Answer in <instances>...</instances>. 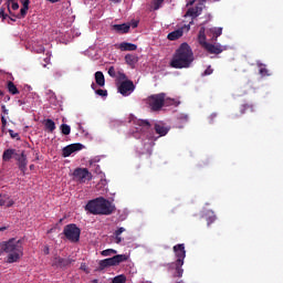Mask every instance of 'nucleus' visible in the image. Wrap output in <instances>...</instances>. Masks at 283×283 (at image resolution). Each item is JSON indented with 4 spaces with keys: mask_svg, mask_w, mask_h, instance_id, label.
<instances>
[{
    "mask_svg": "<svg viewBox=\"0 0 283 283\" xmlns=\"http://www.w3.org/2000/svg\"><path fill=\"white\" fill-rule=\"evenodd\" d=\"M193 63V51L187 43H182L175 52L170 65L175 70H182L191 66Z\"/></svg>",
    "mask_w": 283,
    "mask_h": 283,
    "instance_id": "1",
    "label": "nucleus"
},
{
    "mask_svg": "<svg viewBox=\"0 0 283 283\" xmlns=\"http://www.w3.org/2000/svg\"><path fill=\"white\" fill-rule=\"evenodd\" d=\"M85 211H88L93 216H112L116 211V206L109 200L98 197L86 203Z\"/></svg>",
    "mask_w": 283,
    "mask_h": 283,
    "instance_id": "2",
    "label": "nucleus"
},
{
    "mask_svg": "<svg viewBox=\"0 0 283 283\" xmlns=\"http://www.w3.org/2000/svg\"><path fill=\"white\" fill-rule=\"evenodd\" d=\"M1 249L8 254L7 262L14 264L23 258V242L21 240L10 239L7 242L1 243Z\"/></svg>",
    "mask_w": 283,
    "mask_h": 283,
    "instance_id": "3",
    "label": "nucleus"
},
{
    "mask_svg": "<svg viewBox=\"0 0 283 283\" xmlns=\"http://www.w3.org/2000/svg\"><path fill=\"white\" fill-rule=\"evenodd\" d=\"M146 103L151 112H160L165 106L169 107L175 105V107H178V105H180V102L175 98L167 97L166 93L153 94L147 97Z\"/></svg>",
    "mask_w": 283,
    "mask_h": 283,
    "instance_id": "4",
    "label": "nucleus"
},
{
    "mask_svg": "<svg viewBox=\"0 0 283 283\" xmlns=\"http://www.w3.org/2000/svg\"><path fill=\"white\" fill-rule=\"evenodd\" d=\"M172 251L175 253V256L177 258L176 262L172 263V266H175L174 277H182V274L185 273V270H182V265L185 264V258H187L185 243L174 245Z\"/></svg>",
    "mask_w": 283,
    "mask_h": 283,
    "instance_id": "5",
    "label": "nucleus"
},
{
    "mask_svg": "<svg viewBox=\"0 0 283 283\" xmlns=\"http://www.w3.org/2000/svg\"><path fill=\"white\" fill-rule=\"evenodd\" d=\"M63 234L69 242H78L81 240V229L74 223L64 227Z\"/></svg>",
    "mask_w": 283,
    "mask_h": 283,
    "instance_id": "6",
    "label": "nucleus"
},
{
    "mask_svg": "<svg viewBox=\"0 0 283 283\" xmlns=\"http://www.w3.org/2000/svg\"><path fill=\"white\" fill-rule=\"evenodd\" d=\"M73 180L76 182H87V180H92V172L87 170V168H75L73 171Z\"/></svg>",
    "mask_w": 283,
    "mask_h": 283,
    "instance_id": "7",
    "label": "nucleus"
},
{
    "mask_svg": "<svg viewBox=\"0 0 283 283\" xmlns=\"http://www.w3.org/2000/svg\"><path fill=\"white\" fill-rule=\"evenodd\" d=\"M134 90H136V86L134 85V82L129 80L123 81L118 86V92L122 96H129Z\"/></svg>",
    "mask_w": 283,
    "mask_h": 283,
    "instance_id": "8",
    "label": "nucleus"
},
{
    "mask_svg": "<svg viewBox=\"0 0 283 283\" xmlns=\"http://www.w3.org/2000/svg\"><path fill=\"white\" fill-rule=\"evenodd\" d=\"M196 7L189 8L186 12L187 17H192V19H196L202 14V10H205V1L207 0H198Z\"/></svg>",
    "mask_w": 283,
    "mask_h": 283,
    "instance_id": "9",
    "label": "nucleus"
},
{
    "mask_svg": "<svg viewBox=\"0 0 283 283\" xmlns=\"http://www.w3.org/2000/svg\"><path fill=\"white\" fill-rule=\"evenodd\" d=\"M73 259H63L61 256H54L52 260V266H56V269H67L70 264L74 263Z\"/></svg>",
    "mask_w": 283,
    "mask_h": 283,
    "instance_id": "10",
    "label": "nucleus"
},
{
    "mask_svg": "<svg viewBox=\"0 0 283 283\" xmlns=\"http://www.w3.org/2000/svg\"><path fill=\"white\" fill-rule=\"evenodd\" d=\"M81 149H83V144H71L62 149V156L64 158H70L72 154L75 151H81Z\"/></svg>",
    "mask_w": 283,
    "mask_h": 283,
    "instance_id": "11",
    "label": "nucleus"
},
{
    "mask_svg": "<svg viewBox=\"0 0 283 283\" xmlns=\"http://www.w3.org/2000/svg\"><path fill=\"white\" fill-rule=\"evenodd\" d=\"M15 160L20 171H25L28 169V156L25 155V150H22L21 154L18 153Z\"/></svg>",
    "mask_w": 283,
    "mask_h": 283,
    "instance_id": "12",
    "label": "nucleus"
},
{
    "mask_svg": "<svg viewBox=\"0 0 283 283\" xmlns=\"http://www.w3.org/2000/svg\"><path fill=\"white\" fill-rule=\"evenodd\" d=\"M203 48L209 54H222L224 49H222V45L220 44H211L209 42H203Z\"/></svg>",
    "mask_w": 283,
    "mask_h": 283,
    "instance_id": "13",
    "label": "nucleus"
},
{
    "mask_svg": "<svg viewBox=\"0 0 283 283\" xmlns=\"http://www.w3.org/2000/svg\"><path fill=\"white\" fill-rule=\"evenodd\" d=\"M18 154H19L18 149H14V148L4 149L2 154V163H10L12 158L14 159L17 158Z\"/></svg>",
    "mask_w": 283,
    "mask_h": 283,
    "instance_id": "14",
    "label": "nucleus"
},
{
    "mask_svg": "<svg viewBox=\"0 0 283 283\" xmlns=\"http://www.w3.org/2000/svg\"><path fill=\"white\" fill-rule=\"evenodd\" d=\"M14 206V200L9 195H0V207H13Z\"/></svg>",
    "mask_w": 283,
    "mask_h": 283,
    "instance_id": "15",
    "label": "nucleus"
},
{
    "mask_svg": "<svg viewBox=\"0 0 283 283\" xmlns=\"http://www.w3.org/2000/svg\"><path fill=\"white\" fill-rule=\"evenodd\" d=\"M119 50L122 52H136V50H138V45L129 42H122L119 44Z\"/></svg>",
    "mask_w": 283,
    "mask_h": 283,
    "instance_id": "16",
    "label": "nucleus"
},
{
    "mask_svg": "<svg viewBox=\"0 0 283 283\" xmlns=\"http://www.w3.org/2000/svg\"><path fill=\"white\" fill-rule=\"evenodd\" d=\"M129 28H132V25L127 23L113 25V30H115V32H118L119 34H127V32H129Z\"/></svg>",
    "mask_w": 283,
    "mask_h": 283,
    "instance_id": "17",
    "label": "nucleus"
},
{
    "mask_svg": "<svg viewBox=\"0 0 283 283\" xmlns=\"http://www.w3.org/2000/svg\"><path fill=\"white\" fill-rule=\"evenodd\" d=\"M125 62L127 65H129V67H136V63H138V56L128 53L125 55Z\"/></svg>",
    "mask_w": 283,
    "mask_h": 283,
    "instance_id": "18",
    "label": "nucleus"
},
{
    "mask_svg": "<svg viewBox=\"0 0 283 283\" xmlns=\"http://www.w3.org/2000/svg\"><path fill=\"white\" fill-rule=\"evenodd\" d=\"M95 83L99 87H105V75L103 74V72L101 71L95 72Z\"/></svg>",
    "mask_w": 283,
    "mask_h": 283,
    "instance_id": "19",
    "label": "nucleus"
},
{
    "mask_svg": "<svg viewBox=\"0 0 283 283\" xmlns=\"http://www.w3.org/2000/svg\"><path fill=\"white\" fill-rule=\"evenodd\" d=\"M182 34H184L182 29H178V30H175V31L168 33L167 39L169 41H178V39H180V36H182Z\"/></svg>",
    "mask_w": 283,
    "mask_h": 283,
    "instance_id": "20",
    "label": "nucleus"
},
{
    "mask_svg": "<svg viewBox=\"0 0 283 283\" xmlns=\"http://www.w3.org/2000/svg\"><path fill=\"white\" fill-rule=\"evenodd\" d=\"M127 260H129V256L127 254H117L113 256V262L115 266H118V264L123 262H127Z\"/></svg>",
    "mask_w": 283,
    "mask_h": 283,
    "instance_id": "21",
    "label": "nucleus"
},
{
    "mask_svg": "<svg viewBox=\"0 0 283 283\" xmlns=\"http://www.w3.org/2000/svg\"><path fill=\"white\" fill-rule=\"evenodd\" d=\"M155 132L156 134H159V136H167V134H169V128L160 124H155Z\"/></svg>",
    "mask_w": 283,
    "mask_h": 283,
    "instance_id": "22",
    "label": "nucleus"
},
{
    "mask_svg": "<svg viewBox=\"0 0 283 283\" xmlns=\"http://www.w3.org/2000/svg\"><path fill=\"white\" fill-rule=\"evenodd\" d=\"M107 266H115L113 256L99 261V269H107Z\"/></svg>",
    "mask_w": 283,
    "mask_h": 283,
    "instance_id": "23",
    "label": "nucleus"
},
{
    "mask_svg": "<svg viewBox=\"0 0 283 283\" xmlns=\"http://www.w3.org/2000/svg\"><path fill=\"white\" fill-rule=\"evenodd\" d=\"M256 65L259 67V74H261V76H271V73H269V70L266 69V65L262 64V62H256Z\"/></svg>",
    "mask_w": 283,
    "mask_h": 283,
    "instance_id": "24",
    "label": "nucleus"
},
{
    "mask_svg": "<svg viewBox=\"0 0 283 283\" xmlns=\"http://www.w3.org/2000/svg\"><path fill=\"white\" fill-rule=\"evenodd\" d=\"M7 88L9 94H12V96H15V94H19V88H17V85L12 81H9L7 83Z\"/></svg>",
    "mask_w": 283,
    "mask_h": 283,
    "instance_id": "25",
    "label": "nucleus"
},
{
    "mask_svg": "<svg viewBox=\"0 0 283 283\" xmlns=\"http://www.w3.org/2000/svg\"><path fill=\"white\" fill-rule=\"evenodd\" d=\"M125 233V228H118L115 232H114V237H115V242L116 244H120L123 242V238H120V234Z\"/></svg>",
    "mask_w": 283,
    "mask_h": 283,
    "instance_id": "26",
    "label": "nucleus"
},
{
    "mask_svg": "<svg viewBox=\"0 0 283 283\" xmlns=\"http://www.w3.org/2000/svg\"><path fill=\"white\" fill-rule=\"evenodd\" d=\"M44 127H45V129H48V132H50L52 134V132H54V129H56V124L52 119H46L44 123Z\"/></svg>",
    "mask_w": 283,
    "mask_h": 283,
    "instance_id": "27",
    "label": "nucleus"
},
{
    "mask_svg": "<svg viewBox=\"0 0 283 283\" xmlns=\"http://www.w3.org/2000/svg\"><path fill=\"white\" fill-rule=\"evenodd\" d=\"M22 6L20 14L21 17H25V14H28V10H30V0H22Z\"/></svg>",
    "mask_w": 283,
    "mask_h": 283,
    "instance_id": "28",
    "label": "nucleus"
},
{
    "mask_svg": "<svg viewBox=\"0 0 283 283\" xmlns=\"http://www.w3.org/2000/svg\"><path fill=\"white\" fill-rule=\"evenodd\" d=\"M210 32L212 34V39H214V41H218V36L222 35V28H211Z\"/></svg>",
    "mask_w": 283,
    "mask_h": 283,
    "instance_id": "29",
    "label": "nucleus"
},
{
    "mask_svg": "<svg viewBox=\"0 0 283 283\" xmlns=\"http://www.w3.org/2000/svg\"><path fill=\"white\" fill-rule=\"evenodd\" d=\"M60 129H61V133L64 135V136H70L71 132H72V128L70 127V125L67 124H62L60 126Z\"/></svg>",
    "mask_w": 283,
    "mask_h": 283,
    "instance_id": "30",
    "label": "nucleus"
},
{
    "mask_svg": "<svg viewBox=\"0 0 283 283\" xmlns=\"http://www.w3.org/2000/svg\"><path fill=\"white\" fill-rule=\"evenodd\" d=\"M241 114H247V112H253V105L251 104H243L240 106Z\"/></svg>",
    "mask_w": 283,
    "mask_h": 283,
    "instance_id": "31",
    "label": "nucleus"
},
{
    "mask_svg": "<svg viewBox=\"0 0 283 283\" xmlns=\"http://www.w3.org/2000/svg\"><path fill=\"white\" fill-rule=\"evenodd\" d=\"M127 276L125 274L117 275L113 279L112 283H126Z\"/></svg>",
    "mask_w": 283,
    "mask_h": 283,
    "instance_id": "32",
    "label": "nucleus"
},
{
    "mask_svg": "<svg viewBox=\"0 0 283 283\" xmlns=\"http://www.w3.org/2000/svg\"><path fill=\"white\" fill-rule=\"evenodd\" d=\"M33 52L36 54H43V52H45V46H43V44H35L33 45Z\"/></svg>",
    "mask_w": 283,
    "mask_h": 283,
    "instance_id": "33",
    "label": "nucleus"
},
{
    "mask_svg": "<svg viewBox=\"0 0 283 283\" xmlns=\"http://www.w3.org/2000/svg\"><path fill=\"white\" fill-rule=\"evenodd\" d=\"M199 43L205 46V43H207V36L205 35V30L201 29L199 31Z\"/></svg>",
    "mask_w": 283,
    "mask_h": 283,
    "instance_id": "34",
    "label": "nucleus"
},
{
    "mask_svg": "<svg viewBox=\"0 0 283 283\" xmlns=\"http://www.w3.org/2000/svg\"><path fill=\"white\" fill-rule=\"evenodd\" d=\"M116 250L114 249H107V250H104L101 252V254L104 256V258H107L109 255H116Z\"/></svg>",
    "mask_w": 283,
    "mask_h": 283,
    "instance_id": "35",
    "label": "nucleus"
},
{
    "mask_svg": "<svg viewBox=\"0 0 283 283\" xmlns=\"http://www.w3.org/2000/svg\"><path fill=\"white\" fill-rule=\"evenodd\" d=\"M139 127H145V129H149L151 127V124L147 119H140L138 122Z\"/></svg>",
    "mask_w": 283,
    "mask_h": 283,
    "instance_id": "36",
    "label": "nucleus"
},
{
    "mask_svg": "<svg viewBox=\"0 0 283 283\" xmlns=\"http://www.w3.org/2000/svg\"><path fill=\"white\" fill-rule=\"evenodd\" d=\"M164 2L165 0H154V10H160V6H163Z\"/></svg>",
    "mask_w": 283,
    "mask_h": 283,
    "instance_id": "37",
    "label": "nucleus"
},
{
    "mask_svg": "<svg viewBox=\"0 0 283 283\" xmlns=\"http://www.w3.org/2000/svg\"><path fill=\"white\" fill-rule=\"evenodd\" d=\"M9 135L11 138H15V140H21V136L19 135V133H14V130L9 129Z\"/></svg>",
    "mask_w": 283,
    "mask_h": 283,
    "instance_id": "38",
    "label": "nucleus"
},
{
    "mask_svg": "<svg viewBox=\"0 0 283 283\" xmlns=\"http://www.w3.org/2000/svg\"><path fill=\"white\" fill-rule=\"evenodd\" d=\"M213 222H216V214H211L207 218V224L208 227H211V224H213Z\"/></svg>",
    "mask_w": 283,
    "mask_h": 283,
    "instance_id": "39",
    "label": "nucleus"
},
{
    "mask_svg": "<svg viewBox=\"0 0 283 283\" xmlns=\"http://www.w3.org/2000/svg\"><path fill=\"white\" fill-rule=\"evenodd\" d=\"M108 75L112 77V78H116V69L114 66H109L108 69Z\"/></svg>",
    "mask_w": 283,
    "mask_h": 283,
    "instance_id": "40",
    "label": "nucleus"
},
{
    "mask_svg": "<svg viewBox=\"0 0 283 283\" xmlns=\"http://www.w3.org/2000/svg\"><path fill=\"white\" fill-rule=\"evenodd\" d=\"M95 94H97V96H107V90L98 88L95 91Z\"/></svg>",
    "mask_w": 283,
    "mask_h": 283,
    "instance_id": "41",
    "label": "nucleus"
},
{
    "mask_svg": "<svg viewBox=\"0 0 283 283\" xmlns=\"http://www.w3.org/2000/svg\"><path fill=\"white\" fill-rule=\"evenodd\" d=\"M117 78L118 81H127V75L123 73V71L117 72Z\"/></svg>",
    "mask_w": 283,
    "mask_h": 283,
    "instance_id": "42",
    "label": "nucleus"
},
{
    "mask_svg": "<svg viewBox=\"0 0 283 283\" xmlns=\"http://www.w3.org/2000/svg\"><path fill=\"white\" fill-rule=\"evenodd\" d=\"M7 17H8V13H6V9L1 8L0 9V18L2 19V21H6Z\"/></svg>",
    "mask_w": 283,
    "mask_h": 283,
    "instance_id": "43",
    "label": "nucleus"
},
{
    "mask_svg": "<svg viewBox=\"0 0 283 283\" xmlns=\"http://www.w3.org/2000/svg\"><path fill=\"white\" fill-rule=\"evenodd\" d=\"M81 271H84V273H90V269L87 268V264L85 263H81V266H80Z\"/></svg>",
    "mask_w": 283,
    "mask_h": 283,
    "instance_id": "44",
    "label": "nucleus"
},
{
    "mask_svg": "<svg viewBox=\"0 0 283 283\" xmlns=\"http://www.w3.org/2000/svg\"><path fill=\"white\" fill-rule=\"evenodd\" d=\"M210 74H213V69H211V66H208L207 70L203 72V76H210Z\"/></svg>",
    "mask_w": 283,
    "mask_h": 283,
    "instance_id": "45",
    "label": "nucleus"
},
{
    "mask_svg": "<svg viewBox=\"0 0 283 283\" xmlns=\"http://www.w3.org/2000/svg\"><path fill=\"white\" fill-rule=\"evenodd\" d=\"M2 129H6V125H8V119H6V115L1 116Z\"/></svg>",
    "mask_w": 283,
    "mask_h": 283,
    "instance_id": "46",
    "label": "nucleus"
},
{
    "mask_svg": "<svg viewBox=\"0 0 283 283\" xmlns=\"http://www.w3.org/2000/svg\"><path fill=\"white\" fill-rule=\"evenodd\" d=\"M198 0H186V7L189 8V6H193Z\"/></svg>",
    "mask_w": 283,
    "mask_h": 283,
    "instance_id": "47",
    "label": "nucleus"
},
{
    "mask_svg": "<svg viewBox=\"0 0 283 283\" xmlns=\"http://www.w3.org/2000/svg\"><path fill=\"white\" fill-rule=\"evenodd\" d=\"M1 109H2V113L4 114V116H8L9 111H8V108L6 107V105H2V106H1Z\"/></svg>",
    "mask_w": 283,
    "mask_h": 283,
    "instance_id": "48",
    "label": "nucleus"
},
{
    "mask_svg": "<svg viewBox=\"0 0 283 283\" xmlns=\"http://www.w3.org/2000/svg\"><path fill=\"white\" fill-rule=\"evenodd\" d=\"M10 3H14V0H7V8H8L10 14H11L12 11H10Z\"/></svg>",
    "mask_w": 283,
    "mask_h": 283,
    "instance_id": "49",
    "label": "nucleus"
},
{
    "mask_svg": "<svg viewBox=\"0 0 283 283\" xmlns=\"http://www.w3.org/2000/svg\"><path fill=\"white\" fill-rule=\"evenodd\" d=\"M11 8L12 10H19V4L17 2H12Z\"/></svg>",
    "mask_w": 283,
    "mask_h": 283,
    "instance_id": "50",
    "label": "nucleus"
},
{
    "mask_svg": "<svg viewBox=\"0 0 283 283\" xmlns=\"http://www.w3.org/2000/svg\"><path fill=\"white\" fill-rule=\"evenodd\" d=\"M44 255H50V247H44Z\"/></svg>",
    "mask_w": 283,
    "mask_h": 283,
    "instance_id": "51",
    "label": "nucleus"
},
{
    "mask_svg": "<svg viewBox=\"0 0 283 283\" xmlns=\"http://www.w3.org/2000/svg\"><path fill=\"white\" fill-rule=\"evenodd\" d=\"M216 118H218V114L212 113V114L210 115V120H213V119H216Z\"/></svg>",
    "mask_w": 283,
    "mask_h": 283,
    "instance_id": "52",
    "label": "nucleus"
},
{
    "mask_svg": "<svg viewBox=\"0 0 283 283\" xmlns=\"http://www.w3.org/2000/svg\"><path fill=\"white\" fill-rule=\"evenodd\" d=\"M91 87H92V90H94V92H96V84L95 83H92Z\"/></svg>",
    "mask_w": 283,
    "mask_h": 283,
    "instance_id": "53",
    "label": "nucleus"
},
{
    "mask_svg": "<svg viewBox=\"0 0 283 283\" xmlns=\"http://www.w3.org/2000/svg\"><path fill=\"white\" fill-rule=\"evenodd\" d=\"M132 28H138V22H133Z\"/></svg>",
    "mask_w": 283,
    "mask_h": 283,
    "instance_id": "54",
    "label": "nucleus"
},
{
    "mask_svg": "<svg viewBox=\"0 0 283 283\" xmlns=\"http://www.w3.org/2000/svg\"><path fill=\"white\" fill-rule=\"evenodd\" d=\"M51 3H59L61 0H49Z\"/></svg>",
    "mask_w": 283,
    "mask_h": 283,
    "instance_id": "55",
    "label": "nucleus"
},
{
    "mask_svg": "<svg viewBox=\"0 0 283 283\" xmlns=\"http://www.w3.org/2000/svg\"><path fill=\"white\" fill-rule=\"evenodd\" d=\"M95 174H101V168H95Z\"/></svg>",
    "mask_w": 283,
    "mask_h": 283,
    "instance_id": "56",
    "label": "nucleus"
},
{
    "mask_svg": "<svg viewBox=\"0 0 283 283\" xmlns=\"http://www.w3.org/2000/svg\"><path fill=\"white\" fill-rule=\"evenodd\" d=\"M7 229H8V227H1V228H0V232H1V231H6Z\"/></svg>",
    "mask_w": 283,
    "mask_h": 283,
    "instance_id": "57",
    "label": "nucleus"
},
{
    "mask_svg": "<svg viewBox=\"0 0 283 283\" xmlns=\"http://www.w3.org/2000/svg\"><path fill=\"white\" fill-rule=\"evenodd\" d=\"M113 1V3H120V0H109Z\"/></svg>",
    "mask_w": 283,
    "mask_h": 283,
    "instance_id": "58",
    "label": "nucleus"
},
{
    "mask_svg": "<svg viewBox=\"0 0 283 283\" xmlns=\"http://www.w3.org/2000/svg\"><path fill=\"white\" fill-rule=\"evenodd\" d=\"M44 62H45V63H50V57H45V59H44Z\"/></svg>",
    "mask_w": 283,
    "mask_h": 283,
    "instance_id": "59",
    "label": "nucleus"
},
{
    "mask_svg": "<svg viewBox=\"0 0 283 283\" xmlns=\"http://www.w3.org/2000/svg\"><path fill=\"white\" fill-rule=\"evenodd\" d=\"M92 283H98V280L95 279V280L92 281Z\"/></svg>",
    "mask_w": 283,
    "mask_h": 283,
    "instance_id": "60",
    "label": "nucleus"
},
{
    "mask_svg": "<svg viewBox=\"0 0 283 283\" xmlns=\"http://www.w3.org/2000/svg\"><path fill=\"white\" fill-rule=\"evenodd\" d=\"M0 96H3V91L0 90Z\"/></svg>",
    "mask_w": 283,
    "mask_h": 283,
    "instance_id": "61",
    "label": "nucleus"
},
{
    "mask_svg": "<svg viewBox=\"0 0 283 283\" xmlns=\"http://www.w3.org/2000/svg\"><path fill=\"white\" fill-rule=\"evenodd\" d=\"M6 99H7V101H10V96H7Z\"/></svg>",
    "mask_w": 283,
    "mask_h": 283,
    "instance_id": "62",
    "label": "nucleus"
},
{
    "mask_svg": "<svg viewBox=\"0 0 283 283\" xmlns=\"http://www.w3.org/2000/svg\"><path fill=\"white\" fill-rule=\"evenodd\" d=\"M33 167H34V165H31V166H30V169H33Z\"/></svg>",
    "mask_w": 283,
    "mask_h": 283,
    "instance_id": "63",
    "label": "nucleus"
},
{
    "mask_svg": "<svg viewBox=\"0 0 283 283\" xmlns=\"http://www.w3.org/2000/svg\"><path fill=\"white\" fill-rule=\"evenodd\" d=\"M214 1H220V0H214Z\"/></svg>",
    "mask_w": 283,
    "mask_h": 283,
    "instance_id": "64",
    "label": "nucleus"
}]
</instances>
